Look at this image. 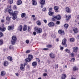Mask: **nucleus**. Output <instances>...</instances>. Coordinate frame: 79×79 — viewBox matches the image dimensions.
I'll return each instance as SVG.
<instances>
[{
  "instance_id": "603ef678",
  "label": "nucleus",
  "mask_w": 79,
  "mask_h": 79,
  "mask_svg": "<svg viewBox=\"0 0 79 79\" xmlns=\"http://www.w3.org/2000/svg\"><path fill=\"white\" fill-rule=\"evenodd\" d=\"M44 23H47V20H44Z\"/></svg>"
},
{
  "instance_id": "8fccbe9b",
  "label": "nucleus",
  "mask_w": 79,
  "mask_h": 79,
  "mask_svg": "<svg viewBox=\"0 0 79 79\" xmlns=\"http://www.w3.org/2000/svg\"><path fill=\"white\" fill-rule=\"evenodd\" d=\"M47 75V74L46 73H44L43 74V76H46Z\"/></svg>"
},
{
  "instance_id": "338daca9",
  "label": "nucleus",
  "mask_w": 79,
  "mask_h": 79,
  "mask_svg": "<svg viewBox=\"0 0 79 79\" xmlns=\"http://www.w3.org/2000/svg\"><path fill=\"white\" fill-rule=\"evenodd\" d=\"M2 27H4V26H5V25H4V24H2Z\"/></svg>"
},
{
  "instance_id": "cd10ccee",
  "label": "nucleus",
  "mask_w": 79,
  "mask_h": 79,
  "mask_svg": "<svg viewBox=\"0 0 79 79\" xmlns=\"http://www.w3.org/2000/svg\"><path fill=\"white\" fill-rule=\"evenodd\" d=\"M40 3L41 5H44L45 4V0H41Z\"/></svg>"
},
{
  "instance_id": "7c9ffc66",
  "label": "nucleus",
  "mask_w": 79,
  "mask_h": 79,
  "mask_svg": "<svg viewBox=\"0 0 79 79\" xmlns=\"http://www.w3.org/2000/svg\"><path fill=\"white\" fill-rule=\"evenodd\" d=\"M77 69H78V68L76 66H75L73 68V70L74 71H76V70H77Z\"/></svg>"
},
{
  "instance_id": "72a5a7b5",
  "label": "nucleus",
  "mask_w": 79,
  "mask_h": 79,
  "mask_svg": "<svg viewBox=\"0 0 79 79\" xmlns=\"http://www.w3.org/2000/svg\"><path fill=\"white\" fill-rule=\"evenodd\" d=\"M65 28L66 29H67L68 27V26H69V25H68V24H65L64 25Z\"/></svg>"
},
{
  "instance_id": "dca6fc26",
  "label": "nucleus",
  "mask_w": 79,
  "mask_h": 79,
  "mask_svg": "<svg viewBox=\"0 0 79 79\" xmlns=\"http://www.w3.org/2000/svg\"><path fill=\"white\" fill-rule=\"evenodd\" d=\"M6 74V72L5 71H2L1 73V75L2 76H4Z\"/></svg>"
},
{
  "instance_id": "9d476101",
  "label": "nucleus",
  "mask_w": 79,
  "mask_h": 79,
  "mask_svg": "<svg viewBox=\"0 0 79 79\" xmlns=\"http://www.w3.org/2000/svg\"><path fill=\"white\" fill-rule=\"evenodd\" d=\"M49 56L51 58H55V54L53 53H50L49 54Z\"/></svg>"
},
{
  "instance_id": "774afa93",
  "label": "nucleus",
  "mask_w": 79,
  "mask_h": 79,
  "mask_svg": "<svg viewBox=\"0 0 79 79\" xmlns=\"http://www.w3.org/2000/svg\"><path fill=\"white\" fill-rule=\"evenodd\" d=\"M44 5L41 4V8H43V6H44Z\"/></svg>"
},
{
  "instance_id": "13d9d810",
  "label": "nucleus",
  "mask_w": 79,
  "mask_h": 79,
  "mask_svg": "<svg viewBox=\"0 0 79 79\" xmlns=\"http://www.w3.org/2000/svg\"><path fill=\"white\" fill-rule=\"evenodd\" d=\"M46 10V9L45 8H44L42 9V10L44 11H45Z\"/></svg>"
},
{
  "instance_id": "bf43d9fd",
  "label": "nucleus",
  "mask_w": 79,
  "mask_h": 79,
  "mask_svg": "<svg viewBox=\"0 0 79 79\" xmlns=\"http://www.w3.org/2000/svg\"><path fill=\"white\" fill-rule=\"evenodd\" d=\"M33 34L34 35H36V32H33Z\"/></svg>"
},
{
  "instance_id": "3c124183",
  "label": "nucleus",
  "mask_w": 79,
  "mask_h": 79,
  "mask_svg": "<svg viewBox=\"0 0 79 79\" xmlns=\"http://www.w3.org/2000/svg\"><path fill=\"white\" fill-rule=\"evenodd\" d=\"M43 50H48V48H43Z\"/></svg>"
},
{
  "instance_id": "f3484780",
  "label": "nucleus",
  "mask_w": 79,
  "mask_h": 79,
  "mask_svg": "<svg viewBox=\"0 0 79 79\" xmlns=\"http://www.w3.org/2000/svg\"><path fill=\"white\" fill-rule=\"evenodd\" d=\"M65 11H66L67 13H69V12L70 11V9L69 7H66L65 9Z\"/></svg>"
},
{
  "instance_id": "c03bdc74",
  "label": "nucleus",
  "mask_w": 79,
  "mask_h": 79,
  "mask_svg": "<svg viewBox=\"0 0 79 79\" xmlns=\"http://www.w3.org/2000/svg\"><path fill=\"white\" fill-rule=\"evenodd\" d=\"M52 8H50L49 9V12H51L52 11Z\"/></svg>"
},
{
  "instance_id": "ddd939ff",
  "label": "nucleus",
  "mask_w": 79,
  "mask_h": 79,
  "mask_svg": "<svg viewBox=\"0 0 79 79\" xmlns=\"http://www.w3.org/2000/svg\"><path fill=\"white\" fill-rule=\"evenodd\" d=\"M8 31H11V30H13L14 29V27L12 26H9L8 27Z\"/></svg>"
},
{
  "instance_id": "a18cd8bd",
  "label": "nucleus",
  "mask_w": 79,
  "mask_h": 79,
  "mask_svg": "<svg viewBox=\"0 0 79 79\" xmlns=\"http://www.w3.org/2000/svg\"><path fill=\"white\" fill-rule=\"evenodd\" d=\"M13 48V46L12 45H10V47H9L10 49H12V48Z\"/></svg>"
},
{
  "instance_id": "20e7f679",
  "label": "nucleus",
  "mask_w": 79,
  "mask_h": 79,
  "mask_svg": "<svg viewBox=\"0 0 79 79\" xmlns=\"http://www.w3.org/2000/svg\"><path fill=\"white\" fill-rule=\"evenodd\" d=\"M33 57V56H32V55H29L28 56V58H27V59H26L25 60V61H26V62L30 61L31 60H32V59Z\"/></svg>"
},
{
  "instance_id": "49530a36",
  "label": "nucleus",
  "mask_w": 79,
  "mask_h": 79,
  "mask_svg": "<svg viewBox=\"0 0 79 79\" xmlns=\"http://www.w3.org/2000/svg\"><path fill=\"white\" fill-rule=\"evenodd\" d=\"M26 44H29V41L28 40H27L26 41Z\"/></svg>"
},
{
  "instance_id": "a211bd4d",
  "label": "nucleus",
  "mask_w": 79,
  "mask_h": 79,
  "mask_svg": "<svg viewBox=\"0 0 79 79\" xmlns=\"http://www.w3.org/2000/svg\"><path fill=\"white\" fill-rule=\"evenodd\" d=\"M32 3L33 5H37V2L35 1V0H32Z\"/></svg>"
},
{
  "instance_id": "6ab92c4d",
  "label": "nucleus",
  "mask_w": 79,
  "mask_h": 79,
  "mask_svg": "<svg viewBox=\"0 0 79 79\" xmlns=\"http://www.w3.org/2000/svg\"><path fill=\"white\" fill-rule=\"evenodd\" d=\"M32 65L33 66H36L37 65V63L36 62H34L32 63Z\"/></svg>"
},
{
  "instance_id": "f03ea898",
  "label": "nucleus",
  "mask_w": 79,
  "mask_h": 79,
  "mask_svg": "<svg viewBox=\"0 0 79 79\" xmlns=\"http://www.w3.org/2000/svg\"><path fill=\"white\" fill-rule=\"evenodd\" d=\"M17 40L16 37L15 36H13L12 37V40L11 41V44L12 45H15L16 44V41Z\"/></svg>"
},
{
  "instance_id": "bb28decb",
  "label": "nucleus",
  "mask_w": 79,
  "mask_h": 79,
  "mask_svg": "<svg viewBox=\"0 0 79 79\" xmlns=\"http://www.w3.org/2000/svg\"><path fill=\"white\" fill-rule=\"evenodd\" d=\"M6 30V27H3V28H2V27H0V31H5Z\"/></svg>"
},
{
  "instance_id": "37998d69",
  "label": "nucleus",
  "mask_w": 79,
  "mask_h": 79,
  "mask_svg": "<svg viewBox=\"0 0 79 79\" xmlns=\"http://www.w3.org/2000/svg\"><path fill=\"white\" fill-rule=\"evenodd\" d=\"M31 31V28L29 26H28V32H30Z\"/></svg>"
},
{
  "instance_id": "5fc2aeb1",
  "label": "nucleus",
  "mask_w": 79,
  "mask_h": 79,
  "mask_svg": "<svg viewBox=\"0 0 79 79\" xmlns=\"http://www.w3.org/2000/svg\"><path fill=\"white\" fill-rule=\"evenodd\" d=\"M77 40H79V35H77Z\"/></svg>"
},
{
  "instance_id": "aec40b11",
  "label": "nucleus",
  "mask_w": 79,
  "mask_h": 79,
  "mask_svg": "<svg viewBox=\"0 0 79 79\" xmlns=\"http://www.w3.org/2000/svg\"><path fill=\"white\" fill-rule=\"evenodd\" d=\"M27 29V25H25L24 27H23V31H25Z\"/></svg>"
},
{
  "instance_id": "473e14b6",
  "label": "nucleus",
  "mask_w": 79,
  "mask_h": 79,
  "mask_svg": "<svg viewBox=\"0 0 79 79\" xmlns=\"http://www.w3.org/2000/svg\"><path fill=\"white\" fill-rule=\"evenodd\" d=\"M36 23L38 26H40L41 25V23L39 21H38L36 22Z\"/></svg>"
},
{
  "instance_id": "f8f14e48",
  "label": "nucleus",
  "mask_w": 79,
  "mask_h": 79,
  "mask_svg": "<svg viewBox=\"0 0 79 79\" xmlns=\"http://www.w3.org/2000/svg\"><path fill=\"white\" fill-rule=\"evenodd\" d=\"M54 9L55 10V12L56 13L58 12V9H59V7L58 6H55L54 7Z\"/></svg>"
},
{
  "instance_id": "2eb2a0df",
  "label": "nucleus",
  "mask_w": 79,
  "mask_h": 79,
  "mask_svg": "<svg viewBox=\"0 0 79 79\" xmlns=\"http://www.w3.org/2000/svg\"><path fill=\"white\" fill-rule=\"evenodd\" d=\"M11 17H10L9 16H7L6 18V21H9L10 22V21H11Z\"/></svg>"
},
{
  "instance_id": "9b49d317",
  "label": "nucleus",
  "mask_w": 79,
  "mask_h": 79,
  "mask_svg": "<svg viewBox=\"0 0 79 79\" xmlns=\"http://www.w3.org/2000/svg\"><path fill=\"white\" fill-rule=\"evenodd\" d=\"M3 64L4 66H8L9 63L8 61H4Z\"/></svg>"
},
{
  "instance_id": "ea45409f",
  "label": "nucleus",
  "mask_w": 79,
  "mask_h": 79,
  "mask_svg": "<svg viewBox=\"0 0 79 79\" xmlns=\"http://www.w3.org/2000/svg\"><path fill=\"white\" fill-rule=\"evenodd\" d=\"M56 16H55L52 19V21H55V20H56Z\"/></svg>"
},
{
  "instance_id": "79ce46f5",
  "label": "nucleus",
  "mask_w": 79,
  "mask_h": 79,
  "mask_svg": "<svg viewBox=\"0 0 79 79\" xmlns=\"http://www.w3.org/2000/svg\"><path fill=\"white\" fill-rule=\"evenodd\" d=\"M3 36V34L2 32H0V37H2Z\"/></svg>"
},
{
  "instance_id": "de8ad7c7",
  "label": "nucleus",
  "mask_w": 79,
  "mask_h": 79,
  "mask_svg": "<svg viewBox=\"0 0 79 79\" xmlns=\"http://www.w3.org/2000/svg\"><path fill=\"white\" fill-rule=\"evenodd\" d=\"M58 68V65L57 64L55 66V68L56 69Z\"/></svg>"
},
{
  "instance_id": "1a4fd4ad",
  "label": "nucleus",
  "mask_w": 79,
  "mask_h": 79,
  "mask_svg": "<svg viewBox=\"0 0 79 79\" xmlns=\"http://www.w3.org/2000/svg\"><path fill=\"white\" fill-rule=\"evenodd\" d=\"M73 52H75V53H76L77 51L78 50L79 48L77 47H75L73 48Z\"/></svg>"
},
{
  "instance_id": "4c0bfd02",
  "label": "nucleus",
  "mask_w": 79,
  "mask_h": 79,
  "mask_svg": "<svg viewBox=\"0 0 79 79\" xmlns=\"http://www.w3.org/2000/svg\"><path fill=\"white\" fill-rule=\"evenodd\" d=\"M65 52H67V53H70V50H69L68 49H65Z\"/></svg>"
},
{
  "instance_id": "864d4df0",
  "label": "nucleus",
  "mask_w": 79,
  "mask_h": 79,
  "mask_svg": "<svg viewBox=\"0 0 79 79\" xmlns=\"http://www.w3.org/2000/svg\"><path fill=\"white\" fill-rule=\"evenodd\" d=\"M1 23H4L5 22V20L4 19H2L1 20Z\"/></svg>"
},
{
  "instance_id": "6e6552de",
  "label": "nucleus",
  "mask_w": 79,
  "mask_h": 79,
  "mask_svg": "<svg viewBox=\"0 0 79 79\" xmlns=\"http://www.w3.org/2000/svg\"><path fill=\"white\" fill-rule=\"evenodd\" d=\"M73 30L74 31V34H76L78 32V29L77 28L73 27Z\"/></svg>"
},
{
  "instance_id": "c9c22d12",
  "label": "nucleus",
  "mask_w": 79,
  "mask_h": 79,
  "mask_svg": "<svg viewBox=\"0 0 79 79\" xmlns=\"http://www.w3.org/2000/svg\"><path fill=\"white\" fill-rule=\"evenodd\" d=\"M13 2V0H9V3L10 4H12Z\"/></svg>"
},
{
  "instance_id": "e433bc0d",
  "label": "nucleus",
  "mask_w": 79,
  "mask_h": 79,
  "mask_svg": "<svg viewBox=\"0 0 79 79\" xmlns=\"http://www.w3.org/2000/svg\"><path fill=\"white\" fill-rule=\"evenodd\" d=\"M69 55L72 57H73V56H74V53H72L71 54H69Z\"/></svg>"
},
{
  "instance_id": "2f4dec72",
  "label": "nucleus",
  "mask_w": 79,
  "mask_h": 79,
  "mask_svg": "<svg viewBox=\"0 0 79 79\" xmlns=\"http://www.w3.org/2000/svg\"><path fill=\"white\" fill-rule=\"evenodd\" d=\"M46 47H47V48H52V45L48 44L46 46Z\"/></svg>"
},
{
  "instance_id": "4be33fe9",
  "label": "nucleus",
  "mask_w": 79,
  "mask_h": 79,
  "mask_svg": "<svg viewBox=\"0 0 79 79\" xmlns=\"http://www.w3.org/2000/svg\"><path fill=\"white\" fill-rule=\"evenodd\" d=\"M22 1L21 0H19L17 1V4L18 5H19L22 4Z\"/></svg>"
},
{
  "instance_id": "412c9836",
  "label": "nucleus",
  "mask_w": 79,
  "mask_h": 79,
  "mask_svg": "<svg viewBox=\"0 0 79 79\" xmlns=\"http://www.w3.org/2000/svg\"><path fill=\"white\" fill-rule=\"evenodd\" d=\"M66 20H68L69 19L71 18V15H66Z\"/></svg>"
},
{
  "instance_id": "c85d7f7f",
  "label": "nucleus",
  "mask_w": 79,
  "mask_h": 79,
  "mask_svg": "<svg viewBox=\"0 0 79 79\" xmlns=\"http://www.w3.org/2000/svg\"><path fill=\"white\" fill-rule=\"evenodd\" d=\"M48 14L49 16H52L53 15H54V13L53 12H49Z\"/></svg>"
},
{
  "instance_id": "0e129e2a",
  "label": "nucleus",
  "mask_w": 79,
  "mask_h": 79,
  "mask_svg": "<svg viewBox=\"0 0 79 79\" xmlns=\"http://www.w3.org/2000/svg\"><path fill=\"white\" fill-rule=\"evenodd\" d=\"M15 75H16V76H18V75H19V73H15Z\"/></svg>"
},
{
  "instance_id": "39448f33",
  "label": "nucleus",
  "mask_w": 79,
  "mask_h": 79,
  "mask_svg": "<svg viewBox=\"0 0 79 79\" xmlns=\"http://www.w3.org/2000/svg\"><path fill=\"white\" fill-rule=\"evenodd\" d=\"M24 64H21L20 67V69H21V70H22V71H24L25 69L24 67H25V66H26V64H27V63H24Z\"/></svg>"
},
{
  "instance_id": "09e8293b",
  "label": "nucleus",
  "mask_w": 79,
  "mask_h": 79,
  "mask_svg": "<svg viewBox=\"0 0 79 79\" xmlns=\"http://www.w3.org/2000/svg\"><path fill=\"white\" fill-rule=\"evenodd\" d=\"M56 23L57 24H60V21H57Z\"/></svg>"
},
{
  "instance_id": "c756f323",
  "label": "nucleus",
  "mask_w": 79,
  "mask_h": 79,
  "mask_svg": "<svg viewBox=\"0 0 79 79\" xmlns=\"http://www.w3.org/2000/svg\"><path fill=\"white\" fill-rule=\"evenodd\" d=\"M26 16V13H22L21 15V17L22 18H24Z\"/></svg>"
},
{
  "instance_id": "4d7b16f0",
  "label": "nucleus",
  "mask_w": 79,
  "mask_h": 79,
  "mask_svg": "<svg viewBox=\"0 0 79 79\" xmlns=\"http://www.w3.org/2000/svg\"><path fill=\"white\" fill-rule=\"evenodd\" d=\"M36 60H37V61L38 62H40V60L39 58H36Z\"/></svg>"
},
{
  "instance_id": "0eeeda50",
  "label": "nucleus",
  "mask_w": 79,
  "mask_h": 79,
  "mask_svg": "<svg viewBox=\"0 0 79 79\" xmlns=\"http://www.w3.org/2000/svg\"><path fill=\"white\" fill-rule=\"evenodd\" d=\"M58 33L60 35H64V31L62 30H59Z\"/></svg>"
},
{
  "instance_id": "393cba45",
  "label": "nucleus",
  "mask_w": 79,
  "mask_h": 79,
  "mask_svg": "<svg viewBox=\"0 0 79 79\" xmlns=\"http://www.w3.org/2000/svg\"><path fill=\"white\" fill-rule=\"evenodd\" d=\"M66 77V74H63L62 75V77H61L62 79H65Z\"/></svg>"
},
{
  "instance_id": "6e6d98bb",
  "label": "nucleus",
  "mask_w": 79,
  "mask_h": 79,
  "mask_svg": "<svg viewBox=\"0 0 79 79\" xmlns=\"http://www.w3.org/2000/svg\"><path fill=\"white\" fill-rule=\"evenodd\" d=\"M30 50H27L26 51L27 53H29L30 52Z\"/></svg>"
},
{
  "instance_id": "052dcab7",
  "label": "nucleus",
  "mask_w": 79,
  "mask_h": 79,
  "mask_svg": "<svg viewBox=\"0 0 79 79\" xmlns=\"http://www.w3.org/2000/svg\"><path fill=\"white\" fill-rule=\"evenodd\" d=\"M63 48H64L63 47H61L60 48V50H63Z\"/></svg>"
},
{
  "instance_id": "4468645a",
  "label": "nucleus",
  "mask_w": 79,
  "mask_h": 79,
  "mask_svg": "<svg viewBox=\"0 0 79 79\" xmlns=\"http://www.w3.org/2000/svg\"><path fill=\"white\" fill-rule=\"evenodd\" d=\"M48 26L49 27H52V26H54V23L52 22H50L48 24Z\"/></svg>"
},
{
  "instance_id": "a19ab883",
  "label": "nucleus",
  "mask_w": 79,
  "mask_h": 79,
  "mask_svg": "<svg viewBox=\"0 0 79 79\" xmlns=\"http://www.w3.org/2000/svg\"><path fill=\"white\" fill-rule=\"evenodd\" d=\"M74 60H75V59H74V58H73L72 59H71V60H70V62H71V61L74 62Z\"/></svg>"
},
{
  "instance_id": "58836bf2",
  "label": "nucleus",
  "mask_w": 79,
  "mask_h": 79,
  "mask_svg": "<svg viewBox=\"0 0 79 79\" xmlns=\"http://www.w3.org/2000/svg\"><path fill=\"white\" fill-rule=\"evenodd\" d=\"M3 40H0V45H2L3 44Z\"/></svg>"
},
{
  "instance_id": "e2e57ef3",
  "label": "nucleus",
  "mask_w": 79,
  "mask_h": 79,
  "mask_svg": "<svg viewBox=\"0 0 79 79\" xmlns=\"http://www.w3.org/2000/svg\"><path fill=\"white\" fill-rule=\"evenodd\" d=\"M77 19H79V15H77Z\"/></svg>"
},
{
  "instance_id": "680f3d73",
  "label": "nucleus",
  "mask_w": 79,
  "mask_h": 79,
  "mask_svg": "<svg viewBox=\"0 0 79 79\" xmlns=\"http://www.w3.org/2000/svg\"><path fill=\"white\" fill-rule=\"evenodd\" d=\"M14 9H16V6H14Z\"/></svg>"
},
{
  "instance_id": "b1692460",
  "label": "nucleus",
  "mask_w": 79,
  "mask_h": 79,
  "mask_svg": "<svg viewBox=\"0 0 79 79\" xmlns=\"http://www.w3.org/2000/svg\"><path fill=\"white\" fill-rule=\"evenodd\" d=\"M23 28V26L22 25H20L18 28V29L19 31H21L22 30V28Z\"/></svg>"
},
{
  "instance_id": "5701e85b",
  "label": "nucleus",
  "mask_w": 79,
  "mask_h": 79,
  "mask_svg": "<svg viewBox=\"0 0 79 79\" xmlns=\"http://www.w3.org/2000/svg\"><path fill=\"white\" fill-rule=\"evenodd\" d=\"M7 59L9 60L10 61H13V58L10 56H8L7 57Z\"/></svg>"
},
{
  "instance_id": "f704fd0d",
  "label": "nucleus",
  "mask_w": 79,
  "mask_h": 79,
  "mask_svg": "<svg viewBox=\"0 0 79 79\" xmlns=\"http://www.w3.org/2000/svg\"><path fill=\"white\" fill-rule=\"evenodd\" d=\"M74 38H72L71 39H70V41L71 42H74Z\"/></svg>"
},
{
  "instance_id": "a878e982",
  "label": "nucleus",
  "mask_w": 79,
  "mask_h": 79,
  "mask_svg": "<svg viewBox=\"0 0 79 79\" xmlns=\"http://www.w3.org/2000/svg\"><path fill=\"white\" fill-rule=\"evenodd\" d=\"M56 16V19H58V20H60V19H61V16H60V15H58Z\"/></svg>"
},
{
  "instance_id": "423d86ee",
  "label": "nucleus",
  "mask_w": 79,
  "mask_h": 79,
  "mask_svg": "<svg viewBox=\"0 0 79 79\" xmlns=\"http://www.w3.org/2000/svg\"><path fill=\"white\" fill-rule=\"evenodd\" d=\"M66 40L65 38H64L62 41V44L63 45H65V47H67V45L66 44Z\"/></svg>"
},
{
  "instance_id": "f257e3e1",
  "label": "nucleus",
  "mask_w": 79,
  "mask_h": 79,
  "mask_svg": "<svg viewBox=\"0 0 79 79\" xmlns=\"http://www.w3.org/2000/svg\"><path fill=\"white\" fill-rule=\"evenodd\" d=\"M9 9L8 10V13H9L12 14V19H13V20H15L16 19V18H17L16 15L18 13V11H15L14 12H13V11L11 10V6H9Z\"/></svg>"
},
{
  "instance_id": "7ed1b4c3",
  "label": "nucleus",
  "mask_w": 79,
  "mask_h": 79,
  "mask_svg": "<svg viewBox=\"0 0 79 79\" xmlns=\"http://www.w3.org/2000/svg\"><path fill=\"white\" fill-rule=\"evenodd\" d=\"M35 31H36L37 33H38L39 34L41 33L42 32V29L39 28V27H36L35 28Z\"/></svg>"
},
{
  "instance_id": "69168bd1",
  "label": "nucleus",
  "mask_w": 79,
  "mask_h": 79,
  "mask_svg": "<svg viewBox=\"0 0 79 79\" xmlns=\"http://www.w3.org/2000/svg\"><path fill=\"white\" fill-rule=\"evenodd\" d=\"M31 16L32 17H33V18H34V17H35V15H31Z\"/></svg>"
}]
</instances>
